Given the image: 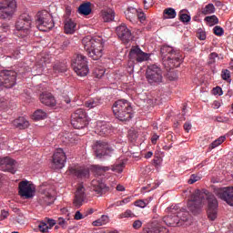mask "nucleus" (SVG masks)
I'll use <instances>...</instances> for the list:
<instances>
[{
	"label": "nucleus",
	"instance_id": "f3484780",
	"mask_svg": "<svg viewBox=\"0 0 233 233\" xmlns=\"http://www.w3.org/2000/svg\"><path fill=\"white\" fill-rule=\"evenodd\" d=\"M168 215L163 218V221L171 227L178 225L179 216H178V207H169L167 208Z\"/></svg>",
	"mask_w": 233,
	"mask_h": 233
},
{
	"label": "nucleus",
	"instance_id": "c756f323",
	"mask_svg": "<svg viewBox=\"0 0 233 233\" xmlns=\"http://www.w3.org/2000/svg\"><path fill=\"white\" fill-rule=\"evenodd\" d=\"M147 233H168V229L167 227L161 225V223H157V225H154Z\"/></svg>",
	"mask_w": 233,
	"mask_h": 233
},
{
	"label": "nucleus",
	"instance_id": "dca6fc26",
	"mask_svg": "<svg viewBox=\"0 0 233 233\" xmlns=\"http://www.w3.org/2000/svg\"><path fill=\"white\" fill-rule=\"evenodd\" d=\"M66 162V155L62 148H58L53 155V165L54 169H62L65 167Z\"/></svg>",
	"mask_w": 233,
	"mask_h": 233
},
{
	"label": "nucleus",
	"instance_id": "1a4fd4ad",
	"mask_svg": "<svg viewBox=\"0 0 233 233\" xmlns=\"http://www.w3.org/2000/svg\"><path fill=\"white\" fill-rule=\"evenodd\" d=\"M72 67L80 76H86L88 75L89 67L86 56H84L83 55H77L76 57L72 60Z\"/></svg>",
	"mask_w": 233,
	"mask_h": 233
},
{
	"label": "nucleus",
	"instance_id": "20e7f679",
	"mask_svg": "<svg viewBox=\"0 0 233 233\" xmlns=\"http://www.w3.org/2000/svg\"><path fill=\"white\" fill-rule=\"evenodd\" d=\"M113 112L119 121H129L134 116L131 103L127 99H118L112 106Z\"/></svg>",
	"mask_w": 233,
	"mask_h": 233
},
{
	"label": "nucleus",
	"instance_id": "e433bc0d",
	"mask_svg": "<svg viewBox=\"0 0 233 233\" xmlns=\"http://www.w3.org/2000/svg\"><path fill=\"white\" fill-rule=\"evenodd\" d=\"M53 69L55 73H65L67 70V66L66 64H63L59 62L57 64H55Z\"/></svg>",
	"mask_w": 233,
	"mask_h": 233
},
{
	"label": "nucleus",
	"instance_id": "aec40b11",
	"mask_svg": "<svg viewBox=\"0 0 233 233\" xmlns=\"http://www.w3.org/2000/svg\"><path fill=\"white\" fill-rule=\"evenodd\" d=\"M116 34L124 43H128L132 39V32L125 24L116 27Z\"/></svg>",
	"mask_w": 233,
	"mask_h": 233
},
{
	"label": "nucleus",
	"instance_id": "72a5a7b5",
	"mask_svg": "<svg viewBox=\"0 0 233 233\" xmlns=\"http://www.w3.org/2000/svg\"><path fill=\"white\" fill-rule=\"evenodd\" d=\"M100 105H102L101 100L96 98L88 99V101H86L85 103L86 108H95L96 106H100Z\"/></svg>",
	"mask_w": 233,
	"mask_h": 233
},
{
	"label": "nucleus",
	"instance_id": "7c9ffc66",
	"mask_svg": "<svg viewBox=\"0 0 233 233\" xmlns=\"http://www.w3.org/2000/svg\"><path fill=\"white\" fill-rule=\"evenodd\" d=\"M115 12L112 8L102 11V18L105 22L114 21Z\"/></svg>",
	"mask_w": 233,
	"mask_h": 233
},
{
	"label": "nucleus",
	"instance_id": "864d4df0",
	"mask_svg": "<svg viewBox=\"0 0 233 233\" xmlns=\"http://www.w3.org/2000/svg\"><path fill=\"white\" fill-rule=\"evenodd\" d=\"M215 120L218 121V123H228L229 121L228 117H226L225 116H217Z\"/></svg>",
	"mask_w": 233,
	"mask_h": 233
},
{
	"label": "nucleus",
	"instance_id": "0e129e2a",
	"mask_svg": "<svg viewBox=\"0 0 233 233\" xmlns=\"http://www.w3.org/2000/svg\"><path fill=\"white\" fill-rule=\"evenodd\" d=\"M132 216H134L132 210H126V212L122 214V218H131Z\"/></svg>",
	"mask_w": 233,
	"mask_h": 233
},
{
	"label": "nucleus",
	"instance_id": "3c124183",
	"mask_svg": "<svg viewBox=\"0 0 233 233\" xmlns=\"http://www.w3.org/2000/svg\"><path fill=\"white\" fill-rule=\"evenodd\" d=\"M221 76L223 80H228L230 78V71L228 69H223Z\"/></svg>",
	"mask_w": 233,
	"mask_h": 233
},
{
	"label": "nucleus",
	"instance_id": "774afa93",
	"mask_svg": "<svg viewBox=\"0 0 233 233\" xmlns=\"http://www.w3.org/2000/svg\"><path fill=\"white\" fill-rule=\"evenodd\" d=\"M85 216L80 212V210H76L75 213V219H83Z\"/></svg>",
	"mask_w": 233,
	"mask_h": 233
},
{
	"label": "nucleus",
	"instance_id": "0eeeda50",
	"mask_svg": "<svg viewBox=\"0 0 233 233\" xmlns=\"http://www.w3.org/2000/svg\"><path fill=\"white\" fill-rule=\"evenodd\" d=\"M36 26L39 30L47 31L55 26L53 17L49 12L43 10L36 14Z\"/></svg>",
	"mask_w": 233,
	"mask_h": 233
},
{
	"label": "nucleus",
	"instance_id": "4468645a",
	"mask_svg": "<svg viewBox=\"0 0 233 233\" xmlns=\"http://www.w3.org/2000/svg\"><path fill=\"white\" fill-rule=\"evenodd\" d=\"M95 153L98 158L103 157H111L114 153V147L106 142H96L95 145Z\"/></svg>",
	"mask_w": 233,
	"mask_h": 233
},
{
	"label": "nucleus",
	"instance_id": "5701e85b",
	"mask_svg": "<svg viewBox=\"0 0 233 233\" xmlns=\"http://www.w3.org/2000/svg\"><path fill=\"white\" fill-rule=\"evenodd\" d=\"M69 173L75 175L77 178H86L90 175L89 169L86 167H69Z\"/></svg>",
	"mask_w": 233,
	"mask_h": 233
},
{
	"label": "nucleus",
	"instance_id": "412c9836",
	"mask_svg": "<svg viewBox=\"0 0 233 233\" xmlns=\"http://www.w3.org/2000/svg\"><path fill=\"white\" fill-rule=\"evenodd\" d=\"M91 188L96 192V194H106L108 190L106 184H105V182L100 178H94L92 180Z\"/></svg>",
	"mask_w": 233,
	"mask_h": 233
},
{
	"label": "nucleus",
	"instance_id": "4c0bfd02",
	"mask_svg": "<svg viewBox=\"0 0 233 233\" xmlns=\"http://www.w3.org/2000/svg\"><path fill=\"white\" fill-rule=\"evenodd\" d=\"M47 114L45 112V110H35V113L33 114V119L40 120V119H45L46 117Z\"/></svg>",
	"mask_w": 233,
	"mask_h": 233
},
{
	"label": "nucleus",
	"instance_id": "4be33fe9",
	"mask_svg": "<svg viewBox=\"0 0 233 233\" xmlns=\"http://www.w3.org/2000/svg\"><path fill=\"white\" fill-rule=\"evenodd\" d=\"M41 103L43 105H46V106H56V101L52 93H41L40 97H39Z\"/></svg>",
	"mask_w": 233,
	"mask_h": 233
},
{
	"label": "nucleus",
	"instance_id": "bb28decb",
	"mask_svg": "<svg viewBox=\"0 0 233 233\" xmlns=\"http://www.w3.org/2000/svg\"><path fill=\"white\" fill-rule=\"evenodd\" d=\"M78 14L82 15H90L92 14V3H83L78 6Z\"/></svg>",
	"mask_w": 233,
	"mask_h": 233
},
{
	"label": "nucleus",
	"instance_id": "c03bdc74",
	"mask_svg": "<svg viewBox=\"0 0 233 233\" xmlns=\"http://www.w3.org/2000/svg\"><path fill=\"white\" fill-rule=\"evenodd\" d=\"M55 197L54 196H43V201L45 205H52L55 202Z\"/></svg>",
	"mask_w": 233,
	"mask_h": 233
},
{
	"label": "nucleus",
	"instance_id": "338daca9",
	"mask_svg": "<svg viewBox=\"0 0 233 233\" xmlns=\"http://www.w3.org/2000/svg\"><path fill=\"white\" fill-rule=\"evenodd\" d=\"M192 128V125L189 121H186L184 123V129L187 130V132H189V130Z\"/></svg>",
	"mask_w": 233,
	"mask_h": 233
},
{
	"label": "nucleus",
	"instance_id": "a211bd4d",
	"mask_svg": "<svg viewBox=\"0 0 233 233\" xmlns=\"http://www.w3.org/2000/svg\"><path fill=\"white\" fill-rule=\"evenodd\" d=\"M86 201H87V196L86 194L85 186H83V184H78L75 194V199L73 200L74 206L79 208V207H82Z\"/></svg>",
	"mask_w": 233,
	"mask_h": 233
},
{
	"label": "nucleus",
	"instance_id": "2eb2a0df",
	"mask_svg": "<svg viewBox=\"0 0 233 233\" xmlns=\"http://www.w3.org/2000/svg\"><path fill=\"white\" fill-rule=\"evenodd\" d=\"M148 58H150V55L144 53V51H142L138 46H137V47H132L129 51V60H131V62L134 64L146 62L148 60Z\"/></svg>",
	"mask_w": 233,
	"mask_h": 233
},
{
	"label": "nucleus",
	"instance_id": "bf43d9fd",
	"mask_svg": "<svg viewBox=\"0 0 233 233\" xmlns=\"http://www.w3.org/2000/svg\"><path fill=\"white\" fill-rule=\"evenodd\" d=\"M218 53H211L210 55H209V64H215V62H216V58H218Z\"/></svg>",
	"mask_w": 233,
	"mask_h": 233
},
{
	"label": "nucleus",
	"instance_id": "69168bd1",
	"mask_svg": "<svg viewBox=\"0 0 233 233\" xmlns=\"http://www.w3.org/2000/svg\"><path fill=\"white\" fill-rule=\"evenodd\" d=\"M9 212L7 210H2L0 215V219H5L8 218Z\"/></svg>",
	"mask_w": 233,
	"mask_h": 233
},
{
	"label": "nucleus",
	"instance_id": "9d476101",
	"mask_svg": "<svg viewBox=\"0 0 233 233\" xmlns=\"http://www.w3.org/2000/svg\"><path fill=\"white\" fill-rule=\"evenodd\" d=\"M16 3L15 0H5L0 3L1 19H11L15 13Z\"/></svg>",
	"mask_w": 233,
	"mask_h": 233
},
{
	"label": "nucleus",
	"instance_id": "7ed1b4c3",
	"mask_svg": "<svg viewBox=\"0 0 233 233\" xmlns=\"http://www.w3.org/2000/svg\"><path fill=\"white\" fill-rule=\"evenodd\" d=\"M84 49L93 60H99L103 56L104 44L102 39H95L92 35L83 37Z\"/></svg>",
	"mask_w": 233,
	"mask_h": 233
},
{
	"label": "nucleus",
	"instance_id": "f257e3e1",
	"mask_svg": "<svg viewBox=\"0 0 233 233\" xmlns=\"http://www.w3.org/2000/svg\"><path fill=\"white\" fill-rule=\"evenodd\" d=\"M205 198L208 199V218L211 221H215L218 218V201L214 194L195 190L187 203L188 209L192 214H199L205 205Z\"/></svg>",
	"mask_w": 233,
	"mask_h": 233
},
{
	"label": "nucleus",
	"instance_id": "a19ab883",
	"mask_svg": "<svg viewBox=\"0 0 233 233\" xmlns=\"http://www.w3.org/2000/svg\"><path fill=\"white\" fill-rule=\"evenodd\" d=\"M110 167L107 166H95V171L96 175H105L106 171H108Z\"/></svg>",
	"mask_w": 233,
	"mask_h": 233
},
{
	"label": "nucleus",
	"instance_id": "ddd939ff",
	"mask_svg": "<svg viewBox=\"0 0 233 233\" xmlns=\"http://www.w3.org/2000/svg\"><path fill=\"white\" fill-rule=\"evenodd\" d=\"M214 192L218 198L233 207V186H227L224 188H215Z\"/></svg>",
	"mask_w": 233,
	"mask_h": 233
},
{
	"label": "nucleus",
	"instance_id": "58836bf2",
	"mask_svg": "<svg viewBox=\"0 0 233 233\" xmlns=\"http://www.w3.org/2000/svg\"><path fill=\"white\" fill-rule=\"evenodd\" d=\"M226 137H219V138H217L212 144L209 146V149H215L218 147V146H221L223 142H225Z\"/></svg>",
	"mask_w": 233,
	"mask_h": 233
},
{
	"label": "nucleus",
	"instance_id": "423d86ee",
	"mask_svg": "<svg viewBox=\"0 0 233 233\" xmlns=\"http://www.w3.org/2000/svg\"><path fill=\"white\" fill-rule=\"evenodd\" d=\"M146 79L151 86H158V84H161V82H163V71L161 67L156 64L147 66L146 71Z\"/></svg>",
	"mask_w": 233,
	"mask_h": 233
},
{
	"label": "nucleus",
	"instance_id": "680f3d73",
	"mask_svg": "<svg viewBox=\"0 0 233 233\" xmlns=\"http://www.w3.org/2000/svg\"><path fill=\"white\" fill-rule=\"evenodd\" d=\"M143 223L141 221V219H136L134 222H133V228H140V227H142Z\"/></svg>",
	"mask_w": 233,
	"mask_h": 233
},
{
	"label": "nucleus",
	"instance_id": "5fc2aeb1",
	"mask_svg": "<svg viewBox=\"0 0 233 233\" xmlns=\"http://www.w3.org/2000/svg\"><path fill=\"white\" fill-rule=\"evenodd\" d=\"M200 177L198 175H191V177L188 179L189 185H194V182H197L198 180H200Z\"/></svg>",
	"mask_w": 233,
	"mask_h": 233
},
{
	"label": "nucleus",
	"instance_id": "6e6552de",
	"mask_svg": "<svg viewBox=\"0 0 233 233\" xmlns=\"http://www.w3.org/2000/svg\"><path fill=\"white\" fill-rule=\"evenodd\" d=\"M88 123L87 114L83 108H78L71 116V124L75 128H86Z\"/></svg>",
	"mask_w": 233,
	"mask_h": 233
},
{
	"label": "nucleus",
	"instance_id": "13d9d810",
	"mask_svg": "<svg viewBox=\"0 0 233 233\" xmlns=\"http://www.w3.org/2000/svg\"><path fill=\"white\" fill-rule=\"evenodd\" d=\"M146 15L144 12H138L137 10V19L140 21V23H144L146 21Z\"/></svg>",
	"mask_w": 233,
	"mask_h": 233
},
{
	"label": "nucleus",
	"instance_id": "f704fd0d",
	"mask_svg": "<svg viewBox=\"0 0 233 233\" xmlns=\"http://www.w3.org/2000/svg\"><path fill=\"white\" fill-rule=\"evenodd\" d=\"M215 12L216 8L212 4L207 5L204 8L201 9V14L203 15H207V17H208L209 14H215Z\"/></svg>",
	"mask_w": 233,
	"mask_h": 233
},
{
	"label": "nucleus",
	"instance_id": "9b49d317",
	"mask_svg": "<svg viewBox=\"0 0 233 233\" xmlns=\"http://www.w3.org/2000/svg\"><path fill=\"white\" fill-rule=\"evenodd\" d=\"M1 84L5 87H14L17 81V73L12 69L0 71Z\"/></svg>",
	"mask_w": 233,
	"mask_h": 233
},
{
	"label": "nucleus",
	"instance_id": "052dcab7",
	"mask_svg": "<svg viewBox=\"0 0 233 233\" xmlns=\"http://www.w3.org/2000/svg\"><path fill=\"white\" fill-rule=\"evenodd\" d=\"M154 3H155V0H144V6L145 8L148 9L151 6H153Z\"/></svg>",
	"mask_w": 233,
	"mask_h": 233
},
{
	"label": "nucleus",
	"instance_id": "37998d69",
	"mask_svg": "<svg viewBox=\"0 0 233 233\" xmlns=\"http://www.w3.org/2000/svg\"><path fill=\"white\" fill-rule=\"evenodd\" d=\"M205 21L209 23V25H218V23H219V19L217 15H208V17H205Z\"/></svg>",
	"mask_w": 233,
	"mask_h": 233
},
{
	"label": "nucleus",
	"instance_id": "cd10ccee",
	"mask_svg": "<svg viewBox=\"0 0 233 233\" xmlns=\"http://www.w3.org/2000/svg\"><path fill=\"white\" fill-rule=\"evenodd\" d=\"M125 14H126V18L131 21V23H135L137 21V8H133L132 6H130L126 10Z\"/></svg>",
	"mask_w": 233,
	"mask_h": 233
},
{
	"label": "nucleus",
	"instance_id": "c85d7f7f",
	"mask_svg": "<svg viewBox=\"0 0 233 233\" xmlns=\"http://www.w3.org/2000/svg\"><path fill=\"white\" fill-rule=\"evenodd\" d=\"M76 23H75V21L69 18L66 19L65 26H64V30L66 34H74L76 30Z\"/></svg>",
	"mask_w": 233,
	"mask_h": 233
},
{
	"label": "nucleus",
	"instance_id": "2f4dec72",
	"mask_svg": "<svg viewBox=\"0 0 233 233\" xmlns=\"http://www.w3.org/2000/svg\"><path fill=\"white\" fill-rule=\"evenodd\" d=\"M177 216H178V222L177 225L181 224V221H187L189 219V212L185 208L179 210L177 207Z\"/></svg>",
	"mask_w": 233,
	"mask_h": 233
},
{
	"label": "nucleus",
	"instance_id": "c9c22d12",
	"mask_svg": "<svg viewBox=\"0 0 233 233\" xmlns=\"http://www.w3.org/2000/svg\"><path fill=\"white\" fill-rule=\"evenodd\" d=\"M108 221H109L108 216H106L104 214L100 218H98V219H96L95 221H93V225L99 227L101 225H106V223H108Z\"/></svg>",
	"mask_w": 233,
	"mask_h": 233
},
{
	"label": "nucleus",
	"instance_id": "6e6d98bb",
	"mask_svg": "<svg viewBox=\"0 0 233 233\" xmlns=\"http://www.w3.org/2000/svg\"><path fill=\"white\" fill-rule=\"evenodd\" d=\"M197 37H198V39H207V34L205 30H202V29L198 30Z\"/></svg>",
	"mask_w": 233,
	"mask_h": 233
},
{
	"label": "nucleus",
	"instance_id": "ea45409f",
	"mask_svg": "<svg viewBox=\"0 0 233 233\" xmlns=\"http://www.w3.org/2000/svg\"><path fill=\"white\" fill-rule=\"evenodd\" d=\"M105 73H106V71H105L104 67H95V69L93 71V75L96 78H102V76H104Z\"/></svg>",
	"mask_w": 233,
	"mask_h": 233
},
{
	"label": "nucleus",
	"instance_id": "09e8293b",
	"mask_svg": "<svg viewBox=\"0 0 233 233\" xmlns=\"http://www.w3.org/2000/svg\"><path fill=\"white\" fill-rule=\"evenodd\" d=\"M218 23H217V26H214L213 31L214 34H216L217 35H223L224 34V28H222V26L218 25Z\"/></svg>",
	"mask_w": 233,
	"mask_h": 233
},
{
	"label": "nucleus",
	"instance_id": "39448f33",
	"mask_svg": "<svg viewBox=\"0 0 233 233\" xmlns=\"http://www.w3.org/2000/svg\"><path fill=\"white\" fill-rule=\"evenodd\" d=\"M32 17L28 14H22L15 23V35L25 37L30 34Z\"/></svg>",
	"mask_w": 233,
	"mask_h": 233
},
{
	"label": "nucleus",
	"instance_id": "6ab92c4d",
	"mask_svg": "<svg viewBox=\"0 0 233 233\" xmlns=\"http://www.w3.org/2000/svg\"><path fill=\"white\" fill-rule=\"evenodd\" d=\"M16 164V160H14V158H10V157H5L4 158H0V169L2 171L15 173Z\"/></svg>",
	"mask_w": 233,
	"mask_h": 233
},
{
	"label": "nucleus",
	"instance_id": "e2e57ef3",
	"mask_svg": "<svg viewBox=\"0 0 233 233\" xmlns=\"http://www.w3.org/2000/svg\"><path fill=\"white\" fill-rule=\"evenodd\" d=\"M157 139H159V135L155 132L154 134H152L151 143L157 144Z\"/></svg>",
	"mask_w": 233,
	"mask_h": 233
},
{
	"label": "nucleus",
	"instance_id": "b1692460",
	"mask_svg": "<svg viewBox=\"0 0 233 233\" xmlns=\"http://www.w3.org/2000/svg\"><path fill=\"white\" fill-rule=\"evenodd\" d=\"M56 223V219L46 218L44 221H40L38 223V229L40 230V232H48V228H52V227H54Z\"/></svg>",
	"mask_w": 233,
	"mask_h": 233
},
{
	"label": "nucleus",
	"instance_id": "8fccbe9b",
	"mask_svg": "<svg viewBox=\"0 0 233 233\" xmlns=\"http://www.w3.org/2000/svg\"><path fill=\"white\" fill-rule=\"evenodd\" d=\"M57 223L58 225H60V227H63V228H66L68 225V219H65V218H58L57 219Z\"/></svg>",
	"mask_w": 233,
	"mask_h": 233
},
{
	"label": "nucleus",
	"instance_id": "a878e982",
	"mask_svg": "<svg viewBox=\"0 0 233 233\" xmlns=\"http://www.w3.org/2000/svg\"><path fill=\"white\" fill-rule=\"evenodd\" d=\"M13 125L16 128L24 129V128H27L29 127L30 123L26 119V117L20 116V117H17L16 119H14Z\"/></svg>",
	"mask_w": 233,
	"mask_h": 233
},
{
	"label": "nucleus",
	"instance_id": "49530a36",
	"mask_svg": "<svg viewBox=\"0 0 233 233\" xmlns=\"http://www.w3.org/2000/svg\"><path fill=\"white\" fill-rule=\"evenodd\" d=\"M131 199H133V197L129 196L128 198H125L121 201H117L115 205H116V207H119L121 205H127V203H130Z\"/></svg>",
	"mask_w": 233,
	"mask_h": 233
},
{
	"label": "nucleus",
	"instance_id": "de8ad7c7",
	"mask_svg": "<svg viewBox=\"0 0 233 233\" xmlns=\"http://www.w3.org/2000/svg\"><path fill=\"white\" fill-rule=\"evenodd\" d=\"M147 204L148 201H144V199H138L134 203L136 207H140L141 208H145V207H147Z\"/></svg>",
	"mask_w": 233,
	"mask_h": 233
},
{
	"label": "nucleus",
	"instance_id": "393cba45",
	"mask_svg": "<svg viewBox=\"0 0 233 233\" xmlns=\"http://www.w3.org/2000/svg\"><path fill=\"white\" fill-rule=\"evenodd\" d=\"M96 131L100 136H108L113 132V128L110 123H98Z\"/></svg>",
	"mask_w": 233,
	"mask_h": 233
},
{
	"label": "nucleus",
	"instance_id": "f03ea898",
	"mask_svg": "<svg viewBox=\"0 0 233 233\" xmlns=\"http://www.w3.org/2000/svg\"><path fill=\"white\" fill-rule=\"evenodd\" d=\"M160 55L162 58V64L164 67L168 71L167 76L169 80H177L178 78V75L174 67H179L183 62V58L181 56L180 51H176L174 47H170V46H162L160 49Z\"/></svg>",
	"mask_w": 233,
	"mask_h": 233
},
{
	"label": "nucleus",
	"instance_id": "a18cd8bd",
	"mask_svg": "<svg viewBox=\"0 0 233 233\" xmlns=\"http://www.w3.org/2000/svg\"><path fill=\"white\" fill-rule=\"evenodd\" d=\"M179 19L180 21H182L183 23H188L191 19L190 15H188L187 14H183V12H180L179 14Z\"/></svg>",
	"mask_w": 233,
	"mask_h": 233
},
{
	"label": "nucleus",
	"instance_id": "f8f14e48",
	"mask_svg": "<svg viewBox=\"0 0 233 233\" xmlns=\"http://www.w3.org/2000/svg\"><path fill=\"white\" fill-rule=\"evenodd\" d=\"M35 188L34 184L29 180H21L18 184V194L25 199H30L34 198Z\"/></svg>",
	"mask_w": 233,
	"mask_h": 233
},
{
	"label": "nucleus",
	"instance_id": "4d7b16f0",
	"mask_svg": "<svg viewBox=\"0 0 233 233\" xmlns=\"http://www.w3.org/2000/svg\"><path fill=\"white\" fill-rule=\"evenodd\" d=\"M213 94H214V96H222V94H223L222 87H220V86H217L216 87H214Z\"/></svg>",
	"mask_w": 233,
	"mask_h": 233
},
{
	"label": "nucleus",
	"instance_id": "603ef678",
	"mask_svg": "<svg viewBox=\"0 0 233 233\" xmlns=\"http://www.w3.org/2000/svg\"><path fill=\"white\" fill-rule=\"evenodd\" d=\"M7 51H9V53H11V55H13V56L15 58H18L19 51H15L13 44H11V46H9V48Z\"/></svg>",
	"mask_w": 233,
	"mask_h": 233
},
{
	"label": "nucleus",
	"instance_id": "473e14b6",
	"mask_svg": "<svg viewBox=\"0 0 233 233\" xmlns=\"http://www.w3.org/2000/svg\"><path fill=\"white\" fill-rule=\"evenodd\" d=\"M163 14L165 19H175V17H177V12L175 8H166Z\"/></svg>",
	"mask_w": 233,
	"mask_h": 233
},
{
	"label": "nucleus",
	"instance_id": "79ce46f5",
	"mask_svg": "<svg viewBox=\"0 0 233 233\" xmlns=\"http://www.w3.org/2000/svg\"><path fill=\"white\" fill-rule=\"evenodd\" d=\"M124 167H125V162H119L118 164H115V166H112L111 169L116 173H122Z\"/></svg>",
	"mask_w": 233,
	"mask_h": 233
}]
</instances>
